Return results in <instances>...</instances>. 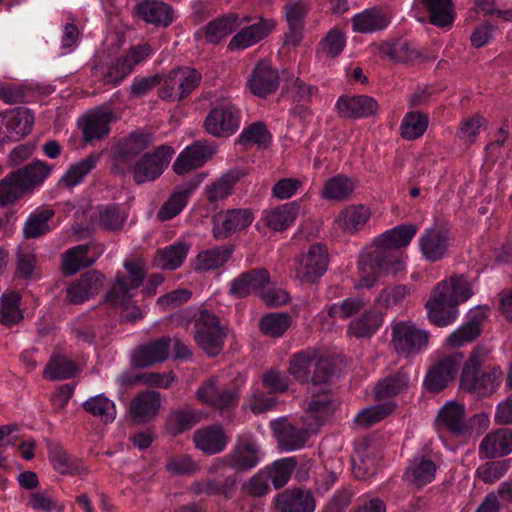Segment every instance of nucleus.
I'll return each mask as SVG.
<instances>
[{
    "label": "nucleus",
    "mask_w": 512,
    "mask_h": 512,
    "mask_svg": "<svg viewBox=\"0 0 512 512\" xmlns=\"http://www.w3.org/2000/svg\"><path fill=\"white\" fill-rule=\"evenodd\" d=\"M414 224H401L386 230L374 240V249L359 259V286L371 288L382 274H396L403 268L396 249L410 244L417 233Z\"/></svg>",
    "instance_id": "obj_1"
},
{
    "label": "nucleus",
    "mask_w": 512,
    "mask_h": 512,
    "mask_svg": "<svg viewBox=\"0 0 512 512\" xmlns=\"http://www.w3.org/2000/svg\"><path fill=\"white\" fill-rule=\"evenodd\" d=\"M469 280L463 274H455L440 281L426 302L429 321L437 327L453 324L458 316V306L472 296Z\"/></svg>",
    "instance_id": "obj_2"
},
{
    "label": "nucleus",
    "mask_w": 512,
    "mask_h": 512,
    "mask_svg": "<svg viewBox=\"0 0 512 512\" xmlns=\"http://www.w3.org/2000/svg\"><path fill=\"white\" fill-rule=\"evenodd\" d=\"M489 349L476 346L465 361L461 372V387L479 396L492 395L502 383L503 371L499 365L488 362Z\"/></svg>",
    "instance_id": "obj_3"
},
{
    "label": "nucleus",
    "mask_w": 512,
    "mask_h": 512,
    "mask_svg": "<svg viewBox=\"0 0 512 512\" xmlns=\"http://www.w3.org/2000/svg\"><path fill=\"white\" fill-rule=\"evenodd\" d=\"M152 53L151 45L143 43L132 46L125 54L111 61H107L106 54L95 56L91 64L92 76L103 85L117 86Z\"/></svg>",
    "instance_id": "obj_4"
},
{
    "label": "nucleus",
    "mask_w": 512,
    "mask_h": 512,
    "mask_svg": "<svg viewBox=\"0 0 512 512\" xmlns=\"http://www.w3.org/2000/svg\"><path fill=\"white\" fill-rule=\"evenodd\" d=\"M126 274L117 273L115 282L106 293V301L114 307H124L123 318L136 322L143 318V312L138 306L129 308V304L140 286L144 284L145 269L134 260L124 262Z\"/></svg>",
    "instance_id": "obj_5"
},
{
    "label": "nucleus",
    "mask_w": 512,
    "mask_h": 512,
    "mask_svg": "<svg viewBox=\"0 0 512 512\" xmlns=\"http://www.w3.org/2000/svg\"><path fill=\"white\" fill-rule=\"evenodd\" d=\"M52 168L46 162L36 160L10 172L0 181V205L11 204L29 189L42 184L51 174Z\"/></svg>",
    "instance_id": "obj_6"
},
{
    "label": "nucleus",
    "mask_w": 512,
    "mask_h": 512,
    "mask_svg": "<svg viewBox=\"0 0 512 512\" xmlns=\"http://www.w3.org/2000/svg\"><path fill=\"white\" fill-rule=\"evenodd\" d=\"M227 336V328L218 315L201 309L194 314V339L197 345L209 356L222 352Z\"/></svg>",
    "instance_id": "obj_7"
},
{
    "label": "nucleus",
    "mask_w": 512,
    "mask_h": 512,
    "mask_svg": "<svg viewBox=\"0 0 512 512\" xmlns=\"http://www.w3.org/2000/svg\"><path fill=\"white\" fill-rule=\"evenodd\" d=\"M202 75L191 67L172 69L163 79L159 98L167 102H181L200 84Z\"/></svg>",
    "instance_id": "obj_8"
},
{
    "label": "nucleus",
    "mask_w": 512,
    "mask_h": 512,
    "mask_svg": "<svg viewBox=\"0 0 512 512\" xmlns=\"http://www.w3.org/2000/svg\"><path fill=\"white\" fill-rule=\"evenodd\" d=\"M241 120V109L231 102H223L210 109L203 127L213 137L229 138L239 130Z\"/></svg>",
    "instance_id": "obj_9"
},
{
    "label": "nucleus",
    "mask_w": 512,
    "mask_h": 512,
    "mask_svg": "<svg viewBox=\"0 0 512 512\" xmlns=\"http://www.w3.org/2000/svg\"><path fill=\"white\" fill-rule=\"evenodd\" d=\"M174 153V149L167 144L144 153L133 166L134 182L144 184L157 180L169 166Z\"/></svg>",
    "instance_id": "obj_10"
},
{
    "label": "nucleus",
    "mask_w": 512,
    "mask_h": 512,
    "mask_svg": "<svg viewBox=\"0 0 512 512\" xmlns=\"http://www.w3.org/2000/svg\"><path fill=\"white\" fill-rule=\"evenodd\" d=\"M430 334L414 325L400 322L393 327L392 341L396 352L406 358L427 349Z\"/></svg>",
    "instance_id": "obj_11"
},
{
    "label": "nucleus",
    "mask_w": 512,
    "mask_h": 512,
    "mask_svg": "<svg viewBox=\"0 0 512 512\" xmlns=\"http://www.w3.org/2000/svg\"><path fill=\"white\" fill-rule=\"evenodd\" d=\"M261 462V449L257 442L250 438H239L231 451L221 459V465L235 472H246Z\"/></svg>",
    "instance_id": "obj_12"
},
{
    "label": "nucleus",
    "mask_w": 512,
    "mask_h": 512,
    "mask_svg": "<svg viewBox=\"0 0 512 512\" xmlns=\"http://www.w3.org/2000/svg\"><path fill=\"white\" fill-rule=\"evenodd\" d=\"M197 398L203 403L221 411L230 413L238 404V392L235 388L221 385L217 378H210L197 390Z\"/></svg>",
    "instance_id": "obj_13"
},
{
    "label": "nucleus",
    "mask_w": 512,
    "mask_h": 512,
    "mask_svg": "<svg viewBox=\"0 0 512 512\" xmlns=\"http://www.w3.org/2000/svg\"><path fill=\"white\" fill-rule=\"evenodd\" d=\"M253 219L250 209L234 208L219 212L213 217V236L216 240H224L235 232L246 229Z\"/></svg>",
    "instance_id": "obj_14"
},
{
    "label": "nucleus",
    "mask_w": 512,
    "mask_h": 512,
    "mask_svg": "<svg viewBox=\"0 0 512 512\" xmlns=\"http://www.w3.org/2000/svg\"><path fill=\"white\" fill-rule=\"evenodd\" d=\"M335 108L341 118L355 120L376 115L379 104L369 95L344 94L338 97Z\"/></svg>",
    "instance_id": "obj_15"
},
{
    "label": "nucleus",
    "mask_w": 512,
    "mask_h": 512,
    "mask_svg": "<svg viewBox=\"0 0 512 512\" xmlns=\"http://www.w3.org/2000/svg\"><path fill=\"white\" fill-rule=\"evenodd\" d=\"M104 249L100 243L88 242L68 249L63 256V271L73 275L81 269L92 266L102 255Z\"/></svg>",
    "instance_id": "obj_16"
},
{
    "label": "nucleus",
    "mask_w": 512,
    "mask_h": 512,
    "mask_svg": "<svg viewBox=\"0 0 512 512\" xmlns=\"http://www.w3.org/2000/svg\"><path fill=\"white\" fill-rule=\"evenodd\" d=\"M328 251L321 243L312 244L299 260L298 275L308 283L319 280L328 268Z\"/></svg>",
    "instance_id": "obj_17"
},
{
    "label": "nucleus",
    "mask_w": 512,
    "mask_h": 512,
    "mask_svg": "<svg viewBox=\"0 0 512 512\" xmlns=\"http://www.w3.org/2000/svg\"><path fill=\"white\" fill-rule=\"evenodd\" d=\"M215 153V148L206 141H195L184 148L173 163V171L183 175L197 169Z\"/></svg>",
    "instance_id": "obj_18"
},
{
    "label": "nucleus",
    "mask_w": 512,
    "mask_h": 512,
    "mask_svg": "<svg viewBox=\"0 0 512 512\" xmlns=\"http://www.w3.org/2000/svg\"><path fill=\"white\" fill-rule=\"evenodd\" d=\"M279 84L278 70L273 68L267 60H260L253 68L248 79V87L251 93L258 97H266L275 93Z\"/></svg>",
    "instance_id": "obj_19"
},
{
    "label": "nucleus",
    "mask_w": 512,
    "mask_h": 512,
    "mask_svg": "<svg viewBox=\"0 0 512 512\" xmlns=\"http://www.w3.org/2000/svg\"><path fill=\"white\" fill-rule=\"evenodd\" d=\"M438 432H448L455 436L470 432L471 425L465 420V407L455 401L446 403L436 418Z\"/></svg>",
    "instance_id": "obj_20"
},
{
    "label": "nucleus",
    "mask_w": 512,
    "mask_h": 512,
    "mask_svg": "<svg viewBox=\"0 0 512 512\" xmlns=\"http://www.w3.org/2000/svg\"><path fill=\"white\" fill-rule=\"evenodd\" d=\"M419 247L425 260L440 261L450 247L449 232L439 227L426 229L419 238Z\"/></svg>",
    "instance_id": "obj_21"
},
{
    "label": "nucleus",
    "mask_w": 512,
    "mask_h": 512,
    "mask_svg": "<svg viewBox=\"0 0 512 512\" xmlns=\"http://www.w3.org/2000/svg\"><path fill=\"white\" fill-rule=\"evenodd\" d=\"M459 370V362L446 357L435 363L426 373L423 385L430 392H440L452 382Z\"/></svg>",
    "instance_id": "obj_22"
},
{
    "label": "nucleus",
    "mask_w": 512,
    "mask_h": 512,
    "mask_svg": "<svg viewBox=\"0 0 512 512\" xmlns=\"http://www.w3.org/2000/svg\"><path fill=\"white\" fill-rule=\"evenodd\" d=\"M309 10V4L304 0L285 4L284 12L289 28L288 32L285 34V43L287 45L297 46L302 41L305 19Z\"/></svg>",
    "instance_id": "obj_23"
},
{
    "label": "nucleus",
    "mask_w": 512,
    "mask_h": 512,
    "mask_svg": "<svg viewBox=\"0 0 512 512\" xmlns=\"http://www.w3.org/2000/svg\"><path fill=\"white\" fill-rule=\"evenodd\" d=\"M391 19L388 10L382 7L366 8L352 17V30L361 34L375 33L386 29Z\"/></svg>",
    "instance_id": "obj_24"
},
{
    "label": "nucleus",
    "mask_w": 512,
    "mask_h": 512,
    "mask_svg": "<svg viewBox=\"0 0 512 512\" xmlns=\"http://www.w3.org/2000/svg\"><path fill=\"white\" fill-rule=\"evenodd\" d=\"M104 276L94 270L88 271L66 289V300L70 304H80L98 293L103 286Z\"/></svg>",
    "instance_id": "obj_25"
},
{
    "label": "nucleus",
    "mask_w": 512,
    "mask_h": 512,
    "mask_svg": "<svg viewBox=\"0 0 512 512\" xmlns=\"http://www.w3.org/2000/svg\"><path fill=\"white\" fill-rule=\"evenodd\" d=\"M238 476L236 473L221 472L215 478H207L193 484L192 490L196 495L233 497L236 491Z\"/></svg>",
    "instance_id": "obj_26"
},
{
    "label": "nucleus",
    "mask_w": 512,
    "mask_h": 512,
    "mask_svg": "<svg viewBox=\"0 0 512 512\" xmlns=\"http://www.w3.org/2000/svg\"><path fill=\"white\" fill-rule=\"evenodd\" d=\"M512 452V428L503 427L489 432L480 442L481 458L495 459L504 457Z\"/></svg>",
    "instance_id": "obj_27"
},
{
    "label": "nucleus",
    "mask_w": 512,
    "mask_h": 512,
    "mask_svg": "<svg viewBox=\"0 0 512 512\" xmlns=\"http://www.w3.org/2000/svg\"><path fill=\"white\" fill-rule=\"evenodd\" d=\"M237 14L229 13L217 17L201 27L195 33L197 38H204L205 42L211 45H218L227 36L232 34L239 27Z\"/></svg>",
    "instance_id": "obj_28"
},
{
    "label": "nucleus",
    "mask_w": 512,
    "mask_h": 512,
    "mask_svg": "<svg viewBox=\"0 0 512 512\" xmlns=\"http://www.w3.org/2000/svg\"><path fill=\"white\" fill-rule=\"evenodd\" d=\"M275 507L279 512H314L316 501L308 490L287 489L275 497Z\"/></svg>",
    "instance_id": "obj_29"
},
{
    "label": "nucleus",
    "mask_w": 512,
    "mask_h": 512,
    "mask_svg": "<svg viewBox=\"0 0 512 512\" xmlns=\"http://www.w3.org/2000/svg\"><path fill=\"white\" fill-rule=\"evenodd\" d=\"M153 142V133L136 129L119 141L114 149V157L119 162H125L130 158L140 155L143 151L148 149Z\"/></svg>",
    "instance_id": "obj_30"
},
{
    "label": "nucleus",
    "mask_w": 512,
    "mask_h": 512,
    "mask_svg": "<svg viewBox=\"0 0 512 512\" xmlns=\"http://www.w3.org/2000/svg\"><path fill=\"white\" fill-rule=\"evenodd\" d=\"M235 251L233 244L215 245L198 253L194 261L197 272L207 273L223 268Z\"/></svg>",
    "instance_id": "obj_31"
},
{
    "label": "nucleus",
    "mask_w": 512,
    "mask_h": 512,
    "mask_svg": "<svg viewBox=\"0 0 512 512\" xmlns=\"http://www.w3.org/2000/svg\"><path fill=\"white\" fill-rule=\"evenodd\" d=\"M170 347L171 338L169 336H162L141 345L133 354V365L138 368H146L155 363L163 362L168 358Z\"/></svg>",
    "instance_id": "obj_32"
},
{
    "label": "nucleus",
    "mask_w": 512,
    "mask_h": 512,
    "mask_svg": "<svg viewBox=\"0 0 512 512\" xmlns=\"http://www.w3.org/2000/svg\"><path fill=\"white\" fill-rule=\"evenodd\" d=\"M113 120L114 115L108 109H96L86 114L81 124L83 140L92 142L105 138L110 133Z\"/></svg>",
    "instance_id": "obj_33"
},
{
    "label": "nucleus",
    "mask_w": 512,
    "mask_h": 512,
    "mask_svg": "<svg viewBox=\"0 0 512 512\" xmlns=\"http://www.w3.org/2000/svg\"><path fill=\"white\" fill-rule=\"evenodd\" d=\"M274 27L275 23L272 20L261 19L259 22L239 30L231 38L227 49L239 51L249 48L267 37Z\"/></svg>",
    "instance_id": "obj_34"
},
{
    "label": "nucleus",
    "mask_w": 512,
    "mask_h": 512,
    "mask_svg": "<svg viewBox=\"0 0 512 512\" xmlns=\"http://www.w3.org/2000/svg\"><path fill=\"white\" fill-rule=\"evenodd\" d=\"M199 183V180L191 179L178 185L159 209L157 217L161 221H168L180 214L186 207L190 196L196 190Z\"/></svg>",
    "instance_id": "obj_35"
},
{
    "label": "nucleus",
    "mask_w": 512,
    "mask_h": 512,
    "mask_svg": "<svg viewBox=\"0 0 512 512\" xmlns=\"http://www.w3.org/2000/svg\"><path fill=\"white\" fill-rule=\"evenodd\" d=\"M193 440L195 447L207 455L221 453L229 443V437L220 424H213L197 430Z\"/></svg>",
    "instance_id": "obj_36"
},
{
    "label": "nucleus",
    "mask_w": 512,
    "mask_h": 512,
    "mask_svg": "<svg viewBox=\"0 0 512 512\" xmlns=\"http://www.w3.org/2000/svg\"><path fill=\"white\" fill-rule=\"evenodd\" d=\"M299 211V201L287 202L266 211L263 216V221L268 228L281 232L293 225L298 217Z\"/></svg>",
    "instance_id": "obj_37"
},
{
    "label": "nucleus",
    "mask_w": 512,
    "mask_h": 512,
    "mask_svg": "<svg viewBox=\"0 0 512 512\" xmlns=\"http://www.w3.org/2000/svg\"><path fill=\"white\" fill-rule=\"evenodd\" d=\"M485 318L486 314L482 310L471 311L467 322L449 335L447 344L457 348L474 341L481 334V323Z\"/></svg>",
    "instance_id": "obj_38"
},
{
    "label": "nucleus",
    "mask_w": 512,
    "mask_h": 512,
    "mask_svg": "<svg viewBox=\"0 0 512 512\" xmlns=\"http://www.w3.org/2000/svg\"><path fill=\"white\" fill-rule=\"evenodd\" d=\"M160 393L146 390L139 393L130 403L131 417L139 422L148 421L156 416L160 408Z\"/></svg>",
    "instance_id": "obj_39"
},
{
    "label": "nucleus",
    "mask_w": 512,
    "mask_h": 512,
    "mask_svg": "<svg viewBox=\"0 0 512 512\" xmlns=\"http://www.w3.org/2000/svg\"><path fill=\"white\" fill-rule=\"evenodd\" d=\"M102 157V152H92L80 161L71 164L59 180V185L67 188L81 184L94 170Z\"/></svg>",
    "instance_id": "obj_40"
},
{
    "label": "nucleus",
    "mask_w": 512,
    "mask_h": 512,
    "mask_svg": "<svg viewBox=\"0 0 512 512\" xmlns=\"http://www.w3.org/2000/svg\"><path fill=\"white\" fill-rule=\"evenodd\" d=\"M371 216L370 209L363 204H352L344 207L336 217L339 227L349 234L360 231Z\"/></svg>",
    "instance_id": "obj_41"
},
{
    "label": "nucleus",
    "mask_w": 512,
    "mask_h": 512,
    "mask_svg": "<svg viewBox=\"0 0 512 512\" xmlns=\"http://www.w3.org/2000/svg\"><path fill=\"white\" fill-rule=\"evenodd\" d=\"M138 15L147 23L167 27L174 20L172 7L164 2L145 0L137 6Z\"/></svg>",
    "instance_id": "obj_42"
},
{
    "label": "nucleus",
    "mask_w": 512,
    "mask_h": 512,
    "mask_svg": "<svg viewBox=\"0 0 512 512\" xmlns=\"http://www.w3.org/2000/svg\"><path fill=\"white\" fill-rule=\"evenodd\" d=\"M337 399L330 390H323L312 394L308 402L307 413L321 426L335 411Z\"/></svg>",
    "instance_id": "obj_43"
},
{
    "label": "nucleus",
    "mask_w": 512,
    "mask_h": 512,
    "mask_svg": "<svg viewBox=\"0 0 512 512\" xmlns=\"http://www.w3.org/2000/svg\"><path fill=\"white\" fill-rule=\"evenodd\" d=\"M240 176L236 171H229L223 174L220 178L213 181L205 187L204 195L208 204L216 209L219 201L226 199L230 196L236 183L239 181Z\"/></svg>",
    "instance_id": "obj_44"
},
{
    "label": "nucleus",
    "mask_w": 512,
    "mask_h": 512,
    "mask_svg": "<svg viewBox=\"0 0 512 512\" xmlns=\"http://www.w3.org/2000/svg\"><path fill=\"white\" fill-rule=\"evenodd\" d=\"M55 212L50 208H38L29 214L23 225L25 239H37L52 231L49 221Z\"/></svg>",
    "instance_id": "obj_45"
},
{
    "label": "nucleus",
    "mask_w": 512,
    "mask_h": 512,
    "mask_svg": "<svg viewBox=\"0 0 512 512\" xmlns=\"http://www.w3.org/2000/svg\"><path fill=\"white\" fill-rule=\"evenodd\" d=\"M1 122L8 133L23 137L31 132L34 116L29 109L17 107L3 113Z\"/></svg>",
    "instance_id": "obj_46"
},
{
    "label": "nucleus",
    "mask_w": 512,
    "mask_h": 512,
    "mask_svg": "<svg viewBox=\"0 0 512 512\" xmlns=\"http://www.w3.org/2000/svg\"><path fill=\"white\" fill-rule=\"evenodd\" d=\"M436 464L425 456L414 457L405 472V479L417 487L431 483L435 478Z\"/></svg>",
    "instance_id": "obj_47"
},
{
    "label": "nucleus",
    "mask_w": 512,
    "mask_h": 512,
    "mask_svg": "<svg viewBox=\"0 0 512 512\" xmlns=\"http://www.w3.org/2000/svg\"><path fill=\"white\" fill-rule=\"evenodd\" d=\"M410 382L409 368L401 367L395 373H392L380 380L376 386V396L378 399H387L398 395L408 388Z\"/></svg>",
    "instance_id": "obj_48"
},
{
    "label": "nucleus",
    "mask_w": 512,
    "mask_h": 512,
    "mask_svg": "<svg viewBox=\"0 0 512 512\" xmlns=\"http://www.w3.org/2000/svg\"><path fill=\"white\" fill-rule=\"evenodd\" d=\"M429 115L420 111H408L402 118L399 132L406 141L421 138L428 129Z\"/></svg>",
    "instance_id": "obj_49"
},
{
    "label": "nucleus",
    "mask_w": 512,
    "mask_h": 512,
    "mask_svg": "<svg viewBox=\"0 0 512 512\" xmlns=\"http://www.w3.org/2000/svg\"><path fill=\"white\" fill-rule=\"evenodd\" d=\"M383 315L371 309L363 313L360 318L354 319L348 326V333L358 339L372 337L382 326Z\"/></svg>",
    "instance_id": "obj_50"
},
{
    "label": "nucleus",
    "mask_w": 512,
    "mask_h": 512,
    "mask_svg": "<svg viewBox=\"0 0 512 512\" xmlns=\"http://www.w3.org/2000/svg\"><path fill=\"white\" fill-rule=\"evenodd\" d=\"M356 184L344 174H337L326 180L321 196L326 200L344 201L354 192Z\"/></svg>",
    "instance_id": "obj_51"
},
{
    "label": "nucleus",
    "mask_w": 512,
    "mask_h": 512,
    "mask_svg": "<svg viewBox=\"0 0 512 512\" xmlns=\"http://www.w3.org/2000/svg\"><path fill=\"white\" fill-rule=\"evenodd\" d=\"M190 245L183 241L175 242L158 250L157 265L165 270H176L185 261Z\"/></svg>",
    "instance_id": "obj_52"
},
{
    "label": "nucleus",
    "mask_w": 512,
    "mask_h": 512,
    "mask_svg": "<svg viewBox=\"0 0 512 512\" xmlns=\"http://www.w3.org/2000/svg\"><path fill=\"white\" fill-rule=\"evenodd\" d=\"M317 351L312 348L295 353L289 364V374L298 382L305 384L310 382V369L316 360Z\"/></svg>",
    "instance_id": "obj_53"
},
{
    "label": "nucleus",
    "mask_w": 512,
    "mask_h": 512,
    "mask_svg": "<svg viewBox=\"0 0 512 512\" xmlns=\"http://www.w3.org/2000/svg\"><path fill=\"white\" fill-rule=\"evenodd\" d=\"M201 419V415L195 409L186 407L178 409L169 415L167 419V429L173 435H178L190 430Z\"/></svg>",
    "instance_id": "obj_54"
},
{
    "label": "nucleus",
    "mask_w": 512,
    "mask_h": 512,
    "mask_svg": "<svg viewBox=\"0 0 512 512\" xmlns=\"http://www.w3.org/2000/svg\"><path fill=\"white\" fill-rule=\"evenodd\" d=\"M82 406L87 413L98 417L105 424L113 422L116 417L114 402L103 394L90 397Z\"/></svg>",
    "instance_id": "obj_55"
},
{
    "label": "nucleus",
    "mask_w": 512,
    "mask_h": 512,
    "mask_svg": "<svg viewBox=\"0 0 512 512\" xmlns=\"http://www.w3.org/2000/svg\"><path fill=\"white\" fill-rule=\"evenodd\" d=\"M430 22L438 27L451 26L454 21L452 0H423Z\"/></svg>",
    "instance_id": "obj_56"
},
{
    "label": "nucleus",
    "mask_w": 512,
    "mask_h": 512,
    "mask_svg": "<svg viewBox=\"0 0 512 512\" xmlns=\"http://www.w3.org/2000/svg\"><path fill=\"white\" fill-rule=\"evenodd\" d=\"M272 141V134L265 123L256 121L244 127L237 138V143L244 146L258 145L266 148Z\"/></svg>",
    "instance_id": "obj_57"
},
{
    "label": "nucleus",
    "mask_w": 512,
    "mask_h": 512,
    "mask_svg": "<svg viewBox=\"0 0 512 512\" xmlns=\"http://www.w3.org/2000/svg\"><path fill=\"white\" fill-rule=\"evenodd\" d=\"M99 225L108 231L122 229L127 215L119 204L99 205L97 207Z\"/></svg>",
    "instance_id": "obj_58"
},
{
    "label": "nucleus",
    "mask_w": 512,
    "mask_h": 512,
    "mask_svg": "<svg viewBox=\"0 0 512 512\" xmlns=\"http://www.w3.org/2000/svg\"><path fill=\"white\" fill-rule=\"evenodd\" d=\"M297 462L292 457L281 458L264 468L275 489L284 487L289 481Z\"/></svg>",
    "instance_id": "obj_59"
},
{
    "label": "nucleus",
    "mask_w": 512,
    "mask_h": 512,
    "mask_svg": "<svg viewBox=\"0 0 512 512\" xmlns=\"http://www.w3.org/2000/svg\"><path fill=\"white\" fill-rule=\"evenodd\" d=\"M21 296L18 293L3 294L0 299V323L12 326L23 319L20 310Z\"/></svg>",
    "instance_id": "obj_60"
},
{
    "label": "nucleus",
    "mask_w": 512,
    "mask_h": 512,
    "mask_svg": "<svg viewBox=\"0 0 512 512\" xmlns=\"http://www.w3.org/2000/svg\"><path fill=\"white\" fill-rule=\"evenodd\" d=\"M76 370V365L70 359L53 355L44 369L43 376L52 381L64 380L73 377Z\"/></svg>",
    "instance_id": "obj_61"
},
{
    "label": "nucleus",
    "mask_w": 512,
    "mask_h": 512,
    "mask_svg": "<svg viewBox=\"0 0 512 512\" xmlns=\"http://www.w3.org/2000/svg\"><path fill=\"white\" fill-rule=\"evenodd\" d=\"M54 468L61 474L81 475L86 472L82 461L69 455L64 449L56 448L51 453Z\"/></svg>",
    "instance_id": "obj_62"
},
{
    "label": "nucleus",
    "mask_w": 512,
    "mask_h": 512,
    "mask_svg": "<svg viewBox=\"0 0 512 512\" xmlns=\"http://www.w3.org/2000/svg\"><path fill=\"white\" fill-rule=\"evenodd\" d=\"M511 465L512 459L489 461L476 469L475 477L486 484H492L504 477Z\"/></svg>",
    "instance_id": "obj_63"
},
{
    "label": "nucleus",
    "mask_w": 512,
    "mask_h": 512,
    "mask_svg": "<svg viewBox=\"0 0 512 512\" xmlns=\"http://www.w3.org/2000/svg\"><path fill=\"white\" fill-rule=\"evenodd\" d=\"M275 432L279 443L288 451L303 447L307 439L306 431L292 424H284L276 428Z\"/></svg>",
    "instance_id": "obj_64"
}]
</instances>
